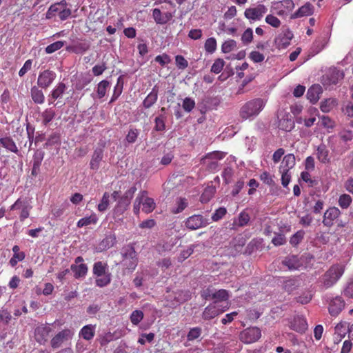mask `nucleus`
I'll return each instance as SVG.
<instances>
[{
	"mask_svg": "<svg viewBox=\"0 0 353 353\" xmlns=\"http://www.w3.org/2000/svg\"><path fill=\"white\" fill-rule=\"evenodd\" d=\"M261 336V330L257 327H250L240 334V340L245 343H252L258 341Z\"/></svg>",
	"mask_w": 353,
	"mask_h": 353,
	"instance_id": "423d86ee",
	"label": "nucleus"
},
{
	"mask_svg": "<svg viewBox=\"0 0 353 353\" xmlns=\"http://www.w3.org/2000/svg\"><path fill=\"white\" fill-rule=\"evenodd\" d=\"M228 291L224 289H221L219 290L218 291H215L214 294H212V300H214L216 303L227 301L228 300Z\"/></svg>",
	"mask_w": 353,
	"mask_h": 353,
	"instance_id": "a19ab883",
	"label": "nucleus"
},
{
	"mask_svg": "<svg viewBox=\"0 0 353 353\" xmlns=\"http://www.w3.org/2000/svg\"><path fill=\"white\" fill-rule=\"evenodd\" d=\"M32 208L27 201H22L18 199L14 204L10 206V210H13L15 209H21L19 219L21 221H23L30 215V211Z\"/></svg>",
	"mask_w": 353,
	"mask_h": 353,
	"instance_id": "4468645a",
	"label": "nucleus"
},
{
	"mask_svg": "<svg viewBox=\"0 0 353 353\" xmlns=\"http://www.w3.org/2000/svg\"><path fill=\"white\" fill-rule=\"evenodd\" d=\"M31 98L37 104H43L45 101V96L41 90L37 86H33L30 90Z\"/></svg>",
	"mask_w": 353,
	"mask_h": 353,
	"instance_id": "c85d7f7f",
	"label": "nucleus"
},
{
	"mask_svg": "<svg viewBox=\"0 0 353 353\" xmlns=\"http://www.w3.org/2000/svg\"><path fill=\"white\" fill-rule=\"evenodd\" d=\"M345 265L336 263L331 265L330 268L319 279L320 288L327 290L334 286L341 279L345 272Z\"/></svg>",
	"mask_w": 353,
	"mask_h": 353,
	"instance_id": "f257e3e1",
	"label": "nucleus"
},
{
	"mask_svg": "<svg viewBox=\"0 0 353 353\" xmlns=\"http://www.w3.org/2000/svg\"><path fill=\"white\" fill-rule=\"evenodd\" d=\"M67 205H61L60 206H56L51 210L52 218L58 219L62 216L65 212Z\"/></svg>",
	"mask_w": 353,
	"mask_h": 353,
	"instance_id": "5fc2aeb1",
	"label": "nucleus"
},
{
	"mask_svg": "<svg viewBox=\"0 0 353 353\" xmlns=\"http://www.w3.org/2000/svg\"><path fill=\"white\" fill-rule=\"evenodd\" d=\"M250 220V216L248 212L243 210L240 212L238 217L234 219L232 224V229H236L237 228H242L246 226Z\"/></svg>",
	"mask_w": 353,
	"mask_h": 353,
	"instance_id": "aec40b11",
	"label": "nucleus"
},
{
	"mask_svg": "<svg viewBox=\"0 0 353 353\" xmlns=\"http://www.w3.org/2000/svg\"><path fill=\"white\" fill-rule=\"evenodd\" d=\"M110 85V83L107 80H103L98 83L97 93L99 99L105 97L108 88Z\"/></svg>",
	"mask_w": 353,
	"mask_h": 353,
	"instance_id": "c03bdc74",
	"label": "nucleus"
},
{
	"mask_svg": "<svg viewBox=\"0 0 353 353\" xmlns=\"http://www.w3.org/2000/svg\"><path fill=\"white\" fill-rule=\"evenodd\" d=\"M154 61L163 67L171 62V59L168 54L163 53L161 55L157 56L154 58Z\"/></svg>",
	"mask_w": 353,
	"mask_h": 353,
	"instance_id": "69168bd1",
	"label": "nucleus"
},
{
	"mask_svg": "<svg viewBox=\"0 0 353 353\" xmlns=\"http://www.w3.org/2000/svg\"><path fill=\"white\" fill-rule=\"evenodd\" d=\"M267 11L268 9L264 5L259 4L255 8H246L244 12V16L249 20L258 21L263 17Z\"/></svg>",
	"mask_w": 353,
	"mask_h": 353,
	"instance_id": "9d476101",
	"label": "nucleus"
},
{
	"mask_svg": "<svg viewBox=\"0 0 353 353\" xmlns=\"http://www.w3.org/2000/svg\"><path fill=\"white\" fill-rule=\"evenodd\" d=\"M148 194L146 190H142L138 194L139 198L141 200L142 211L146 214L151 213L156 208L154 200Z\"/></svg>",
	"mask_w": 353,
	"mask_h": 353,
	"instance_id": "ddd939ff",
	"label": "nucleus"
},
{
	"mask_svg": "<svg viewBox=\"0 0 353 353\" xmlns=\"http://www.w3.org/2000/svg\"><path fill=\"white\" fill-rule=\"evenodd\" d=\"M137 191L136 186H132L128 190H127L123 196H121L117 205L114 208V212L116 214H122L124 212H125L129 205H130L131 200L134 196V193Z\"/></svg>",
	"mask_w": 353,
	"mask_h": 353,
	"instance_id": "7ed1b4c3",
	"label": "nucleus"
},
{
	"mask_svg": "<svg viewBox=\"0 0 353 353\" xmlns=\"http://www.w3.org/2000/svg\"><path fill=\"white\" fill-rule=\"evenodd\" d=\"M195 106V102L193 99L189 97L184 99L182 107L185 112H190Z\"/></svg>",
	"mask_w": 353,
	"mask_h": 353,
	"instance_id": "338daca9",
	"label": "nucleus"
},
{
	"mask_svg": "<svg viewBox=\"0 0 353 353\" xmlns=\"http://www.w3.org/2000/svg\"><path fill=\"white\" fill-rule=\"evenodd\" d=\"M196 247V245L192 244L186 250H182L178 256V261L181 263L190 256Z\"/></svg>",
	"mask_w": 353,
	"mask_h": 353,
	"instance_id": "37998d69",
	"label": "nucleus"
},
{
	"mask_svg": "<svg viewBox=\"0 0 353 353\" xmlns=\"http://www.w3.org/2000/svg\"><path fill=\"white\" fill-rule=\"evenodd\" d=\"M294 34L290 29L283 30L274 39L276 47L279 50L286 48L290 46Z\"/></svg>",
	"mask_w": 353,
	"mask_h": 353,
	"instance_id": "9b49d317",
	"label": "nucleus"
},
{
	"mask_svg": "<svg viewBox=\"0 0 353 353\" xmlns=\"http://www.w3.org/2000/svg\"><path fill=\"white\" fill-rule=\"evenodd\" d=\"M283 264L288 268L289 270H296L299 268L301 263L297 256H290L286 257Z\"/></svg>",
	"mask_w": 353,
	"mask_h": 353,
	"instance_id": "e433bc0d",
	"label": "nucleus"
},
{
	"mask_svg": "<svg viewBox=\"0 0 353 353\" xmlns=\"http://www.w3.org/2000/svg\"><path fill=\"white\" fill-rule=\"evenodd\" d=\"M165 121L166 117L163 114H160L154 119V130L157 132H162L165 130Z\"/></svg>",
	"mask_w": 353,
	"mask_h": 353,
	"instance_id": "58836bf2",
	"label": "nucleus"
},
{
	"mask_svg": "<svg viewBox=\"0 0 353 353\" xmlns=\"http://www.w3.org/2000/svg\"><path fill=\"white\" fill-rule=\"evenodd\" d=\"M316 157L321 163L328 164L330 163V151L324 143L320 144L316 148Z\"/></svg>",
	"mask_w": 353,
	"mask_h": 353,
	"instance_id": "f3484780",
	"label": "nucleus"
},
{
	"mask_svg": "<svg viewBox=\"0 0 353 353\" xmlns=\"http://www.w3.org/2000/svg\"><path fill=\"white\" fill-rule=\"evenodd\" d=\"M328 302V312L332 316H337L344 309L345 303L340 296H336L327 301Z\"/></svg>",
	"mask_w": 353,
	"mask_h": 353,
	"instance_id": "6e6552de",
	"label": "nucleus"
},
{
	"mask_svg": "<svg viewBox=\"0 0 353 353\" xmlns=\"http://www.w3.org/2000/svg\"><path fill=\"white\" fill-rule=\"evenodd\" d=\"M52 328L46 325L37 326L34 330V339L41 345H45L48 342Z\"/></svg>",
	"mask_w": 353,
	"mask_h": 353,
	"instance_id": "f8f14e48",
	"label": "nucleus"
},
{
	"mask_svg": "<svg viewBox=\"0 0 353 353\" xmlns=\"http://www.w3.org/2000/svg\"><path fill=\"white\" fill-rule=\"evenodd\" d=\"M236 48V42L233 39H228L223 42L221 50L223 53H229Z\"/></svg>",
	"mask_w": 353,
	"mask_h": 353,
	"instance_id": "49530a36",
	"label": "nucleus"
},
{
	"mask_svg": "<svg viewBox=\"0 0 353 353\" xmlns=\"http://www.w3.org/2000/svg\"><path fill=\"white\" fill-rule=\"evenodd\" d=\"M66 85L63 82H59L55 88L51 91L50 97L52 99H60L66 90Z\"/></svg>",
	"mask_w": 353,
	"mask_h": 353,
	"instance_id": "473e14b6",
	"label": "nucleus"
},
{
	"mask_svg": "<svg viewBox=\"0 0 353 353\" xmlns=\"http://www.w3.org/2000/svg\"><path fill=\"white\" fill-rule=\"evenodd\" d=\"M339 137L344 142L351 141L353 139V132L349 130H343L339 133Z\"/></svg>",
	"mask_w": 353,
	"mask_h": 353,
	"instance_id": "774afa93",
	"label": "nucleus"
},
{
	"mask_svg": "<svg viewBox=\"0 0 353 353\" xmlns=\"http://www.w3.org/2000/svg\"><path fill=\"white\" fill-rule=\"evenodd\" d=\"M322 88L319 85H312L307 92V98L312 103H315L320 98Z\"/></svg>",
	"mask_w": 353,
	"mask_h": 353,
	"instance_id": "b1692460",
	"label": "nucleus"
},
{
	"mask_svg": "<svg viewBox=\"0 0 353 353\" xmlns=\"http://www.w3.org/2000/svg\"><path fill=\"white\" fill-rule=\"evenodd\" d=\"M260 179L261 181H263V183L269 186H272L275 184V182L273 180L272 176L267 171H264L261 174Z\"/></svg>",
	"mask_w": 353,
	"mask_h": 353,
	"instance_id": "052dcab7",
	"label": "nucleus"
},
{
	"mask_svg": "<svg viewBox=\"0 0 353 353\" xmlns=\"http://www.w3.org/2000/svg\"><path fill=\"white\" fill-rule=\"evenodd\" d=\"M225 65V62L221 59H217L214 61L211 67V71L215 74H219L221 72Z\"/></svg>",
	"mask_w": 353,
	"mask_h": 353,
	"instance_id": "680f3d73",
	"label": "nucleus"
},
{
	"mask_svg": "<svg viewBox=\"0 0 353 353\" xmlns=\"http://www.w3.org/2000/svg\"><path fill=\"white\" fill-rule=\"evenodd\" d=\"M296 164L295 156L293 154H288L284 156L279 168V171L290 172Z\"/></svg>",
	"mask_w": 353,
	"mask_h": 353,
	"instance_id": "6ab92c4d",
	"label": "nucleus"
},
{
	"mask_svg": "<svg viewBox=\"0 0 353 353\" xmlns=\"http://www.w3.org/2000/svg\"><path fill=\"white\" fill-rule=\"evenodd\" d=\"M253 39V31L252 28H247L241 36V41L244 44H248L252 42Z\"/></svg>",
	"mask_w": 353,
	"mask_h": 353,
	"instance_id": "0e129e2a",
	"label": "nucleus"
},
{
	"mask_svg": "<svg viewBox=\"0 0 353 353\" xmlns=\"http://www.w3.org/2000/svg\"><path fill=\"white\" fill-rule=\"evenodd\" d=\"M43 157L44 152L37 150L33 155V165H34L35 168H40Z\"/></svg>",
	"mask_w": 353,
	"mask_h": 353,
	"instance_id": "6e6d98bb",
	"label": "nucleus"
},
{
	"mask_svg": "<svg viewBox=\"0 0 353 353\" xmlns=\"http://www.w3.org/2000/svg\"><path fill=\"white\" fill-rule=\"evenodd\" d=\"M305 232L303 230H299L294 234H293L290 240L291 245L296 246L302 241L304 237Z\"/></svg>",
	"mask_w": 353,
	"mask_h": 353,
	"instance_id": "864d4df0",
	"label": "nucleus"
},
{
	"mask_svg": "<svg viewBox=\"0 0 353 353\" xmlns=\"http://www.w3.org/2000/svg\"><path fill=\"white\" fill-rule=\"evenodd\" d=\"M158 99V90L154 88L152 91L148 94L145 99L143 100V105L145 108H150L152 107L157 101Z\"/></svg>",
	"mask_w": 353,
	"mask_h": 353,
	"instance_id": "c756f323",
	"label": "nucleus"
},
{
	"mask_svg": "<svg viewBox=\"0 0 353 353\" xmlns=\"http://www.w3.org/2000/svg\"><path fill=\"white\" fill-rule=\"evenodd\" d=\"M116 236L114 234H111L107 236L102 241L101 245L105 248H110L114 245L116 243Z\"/></svg>",
	"mask_w": 353,
	"mask_h": 353,
	"instance_id": "13d9d810",
	"label": "nucleus"
},
{
	"mask_svg": "<svg viewBox=\"0 0 353 353\" xmlns=\"http://www.w3.org/2000/svg\"><path fill=\"white\" fill-rule=\"evenodd\" d=\"M123 265L130 272H133L138 264V258L134 248L128 245L123 248Z\"/></svg>",
	"mask_w": 353,
	"mask_h": 353,
	"instance_id": "20e7f679",
	"label": "nucleus"
},
{
	"mask_svg": "<svg viewBox=\"0 0 353 353\" xmlns=\"http://www.w3.org/2000/svg\"><path fill=\"white\" fill-rule=\"evenodd\" d=\"M70 270L74 273V277L77 279L85 277L88 271V265L85 263H81L79 265L72 264Z\"/></svg>",
	"mask_w": 353,
	"mask_h": 353,
	"instance_id": "5701e85b",
	"label": "nucleus"
},
{
	"mask_svg": "<svg viewBox=\"0 0 353 353\" xmlns=\"http://www.w3.org/2000/svg\"><path fill=\"white\" fill-rule=\"evenodd\" d=\"M176 205L177 207L171 210L173 214H178L187 208L188 202L185 198L179 197L176 200Z\"/></svg>",
	"mask_w": 353,
	"mask_h": 353,
	"instance_id": "ea45409f",
	"label": "nucleus"
},
{
	"mask_svg": "<svg viewBox=\"0 0 353 353\" xmlns=\"http://www.w3.org/2000/svg\"><path fill=\"white\" fill-rule=\"evenodd\" d=\"M95 284L99 288H103L108 285L112 280V276L110 272L103 274V275H96Z\"/></svg>",
	"mask_w": 353,
	"mask_h": 353,
	"instance_id": "2f4dec72",
	"label": "nucleus"
},
{
	"mask_svg": "<svg viewBox=\"0 0 353 353\" xmlns=\"http://www.w3.org/2000/svg\"><path fill=\"white\" fill-rule=\"evenodd\" d=\"M314 12V7L310 3H306L305 5L299 8L292 15V18H299L304 16L312 15Z\"/></svg>",
	"mask_w": 353,
	"mask_h": 353,
	"instance_id": "a878e982",
	"label": "nucleus"
},
{
	"mask_svg": "<svg viewBox=\"0 0 353 353\" xmlns=\"http://www.w3.org/2000/svg\"><path fill=\"white\" fill-rule=\"evenodd\" d=\"M214 192L215 189L213 187L205 188L200 197L201 202L203 203H208L213 197Z\"/></svg>",
	"mask_w": 353,
	"mask_h": 353,
	"instance_id": "79ce46f5",
	"label": "nucleus"
},
{
	"mask_svg": "<svg viewBox=\"0 0 353 353\" xmlns=\"http://www.w3.org/2000/svg\"><path fill=\"white\" fill-rule=\"evenodd\" d=\"M96 325H86L79 332V337L86 341H91L95 335Z\"/></svg>",
	"mask_w": 353,
	"mask_h": 353,
	"instance_id": "4be33fe9",
	"label": "nucleus"
},
{
	"mask_svg": "<svg viewBox=\"0 0 353 353\" xmlns=\"http://www.w3.org/2000/svg\"><path fill=\"white\" fill-rule=\"evenodd\" d=\"M0 144L4 148H6L8 151L11 152L18 154L19 150L14 141V140L10 137H5L0 138Z\"/></svg>",
	"mask_w": 353,
	"mask_h": 353,
	"instance_id": "393cba45",
	"label": "nucleus"
},
{
	"mask_svg": "<svg viewBox=\"0 0 353 353\" xmlns=\"http://www.w3.org/2000/svg\"><path fill=\"white\" fill-rule=\"evenodd\" d=\"M265 102L261 98L252 99L246 102L240 110V116L243 119L255 117L262 111Z\"/></svg>",
	"mask_w": 353,
	"mask_h": 353,
	"instance_id": "f03ea898",
	"label": "nucleus"
},
{
	"mask_svg": "<svg viewBox=\"0 0 353 353\" xmlns=\"http://www.w3.org/2000/svg\"><path fill=\"white\" fill-rule=\"evenodd\" d=\"M341 214L340 210L336 207H332L327 209L324 213L323 223L327 227H331Z\"/></svg>",
	"mask_w": 353,
	"mask_h": 353,
	"instance_id": "2eb2a0df",
	"label": "nucleus"
},
{
	"mask_svg": "<svg viewBox=\"0 0 353 353\" xmlns=\"http://www.w3.org/2000/svg\"><path fill=\"white\" fill-rule=\"evenodd\" d=\"M265 21L272 27L278 28L281 26V22L279 19L273 14H268L265 17Z\"/></svg>",
	"mask_w": 353,
	"mask_h": 353,
	"instance_id": "8fccbe9b",
	"label": "nucleus"
},
{
	"mask_svg": "<svg viewBox=\"0 0 353 353\" xmlns=\"http://www.w3.org/2000/svg\"><path fill=\"white\" fill-rule=\"evenodd\" d=\"M227 309H228V307H226L225 309H221L215 305H209L204 309L202 313V318L205 320H210L223 313Z\"/></svg>",
	"mask_w": 353,
	"mask_h": 353,
	"instance_id": "dca6fc26",
	"label": "nucleus"
},
{
	"mask_svg": "<svg viewBox=\"0 0 353 353\" xmlns=\"http://www.w3.org/2000/svg\"><path fill=\"white\" fill-rule=\"evenodd\" d=\"M64 43H65V42L62 41H56L53 43L48 45L46 48L45 51L47 54L53 53V52H56L57 50L61 49L62 47H63Z\"/></svg>",
	"mask_w": 353,
	"mask_h": 353,
	"instance_id": "3c124183",
	"label": "nucleus"
},
{
	"mask_svg": "<svg viewBox=\"0 0 353 353\" xmlns=\"http://www.w3.org/2000/svg\"><path fill=\"white\" fill-rule=\"evenodd\" d=\"M139 134V132L137 129L131 128L128 131L125 139L129 143H133L137 141Z\"/></svg>",
	"mask_w": 353,
	"mask_h": 353,
	"instance_id": "e2e57ef3",
	"label": "nucleus"
},
{
	"mask_svg": "<svg viewBox=\"0 0 353 353\" xmlns=\"http://www.w3.org/2000/svg\"><path fill=\"white\" fill-rule=\"evenodd\" d=\"M56 116L55 110L52 108H46L41 114L42 123L45 125L51 122Z\"/></svg>",
	"mask_w": 353,
	"mask_h": 353,
	"instance_id": "c9c22d12",
	"label": "nucleus"
},
{
	"mask_svg": "<svg viewBox=\"0 0 353 353\" xmlns=\"http://www.w3.org/2000/svg\"><path fill=\"white\" fill-rule=\"evenodd\" d=\"M225 154L223 152L214 151L207 154L204 157V160H212L217 161L218 160L223 159L225 157Z\"/></svg>",
	"mask_w": 353,
	"mask_h": 353,
	"instance_id": "603ef678",
	"label": "nucleus"
},
{
	"mask_svg": "<svg viewBox=\"0 0 353 353\" xmlns=\"http://www.w3.org/2000/svg\"><path fill=\"white\" fill-rule=\"evenodd\" d=\"M321 125L326 129L332 130L335 126V122L331 119L328 116H322L321 117Z\"/></svg>",
	"mask_w": 353,
	"mask_h": 353,
	"instance_id": "bf43d9fd",
	"label": "nucleus"
},
{
	"mask_svg": "<svg viewBox=\"0 0 353 353\" xmlns=\"http://www.w3.org/2000/svg\"><path fill=\"white\" fill-rule=\"evenodd\" d=\"M98 217L95 213H92L89 216H85L80 219L77 223V226L79 228L88 226L91 224H97L98 222Z\"/></svg>",
	"mask_w": 353,
	"mask_h": 353,
	"instance_id": "cd10ccee",
	"label": "nucleus"
},
{
	"mask_svg": "<svg viewBox=\"0 0 353 353\" xmlns=\"http://www.w3.org/2000/svg\"><path fill=\"white\" fill-rule=\"evenodd\" d=\"M347 329L348 323L346 321H341L336 325L335 332L340 336L344 337L347 333L348 334Z\"/></svg>",
	"mask_w": 353,
	"mask_h": 353,
	"instance_id": "de8ad7c7",
	"label": "nucleus"
},
{
	"mask_svg": "<svg viewBox=\"0 0 353 353\" xmlns=\"http://www.w3.org/2000/svg\"><path fill=\"white\" fill-rule=\"evenodd\" d=\"M109 272L108 265L106 263L103 261H97L95 262L93 265L92 268V274L93 276L96 275H103V274H106Z\"/></svg>",
	"mask_w": 353,
	"mask_h": 353,
	"instance_id": "7c9ffc66",
	"label": "nucleus"
},
{
	"mask_svg": "<svg viewBox=\"0 0 353 353\" xmlns=\"http://www.w3.org/2000/svg\"><path fill=\"white\" fill-rule=\"evenodd\" d=\"M110 195L108 192H105L103 193V196L97 205L98 211L103 212L108 210L110 205Z\"/></svg>",
	"mask_w": 353,
	"mask_h": 353,
	"instance_id": "4c0bfd02",
	"label": "nucleus"
},
{
	"mask_svg": "<svg viewBox=\"0 0 353 353\" xmlns=\"http://www.w3.org/2000/svg\"><path fill=\"white\" fill-rule=\"evenodd\" d=\"M103 158V149L102 148H96L92 155L90 162V168L91 170H97L99 168L100 163Z\"/></svg>",
	"mask_w": 353,
	"mask_h": 353,
	"instance_id": "a211bd4d",
	"label": "nucleus"
},
{
	"mask_svg": "<svg viewBox=\"0 0 353 353\" xmlns=\"http://www.w3.org/2000/svg\"><path fill=\"white\" fill-rule=\"evenodd\" d=\"M216 40L215 39V38H208V39H206L204 44L205 50L210 54H212L216 51Z\"/></svg>",
	"mask_w": 353,
	"mask_h": 353,
	"instance_id": "a18cd8bd",
	"label": "nucleus"
},
{
	"mask_svg": "<svg viewBox=\"0 0 353 353\" xmlns=\"http://www.w3.org/2000/svg\"><path fill=\"white\" fill-rule=\"evenodd\" d=\"M57 77L56 73L49 69L39 73L37 79V85L41 88H47L51 85Z\"/></svg>",
	"mask_w": 353,
	"mask_h": 353,
	"instance_id": "1a4fd4ad",
	"label": "nucleus"
},
{
	"mask_svg": "<svg viewBox=\"0 0 353 353\" xmlns=\"http://www.w3.org/2000/svg\"><path fill=\"white\" fill-rule=\"evenodd\" d=\"M209 224L207 219L201 214H194L188 217L185 221V225L191 230H195L205 227Z\"/></svg>",
	"mask_w": 353,
	"mask_h": 353,
	"instance_id": "0eeeda50",
	"label": "nucleus"
},
{
	"mask_svg": "<svg viewBox=\"0 0 353 353\" xmlns=\"http://www.w3.org/2000/svg\"><path fill=\"white\" fill-rule=\"evenodd\" d=\"M74 335L72 330L66 328L56 334L50 340V346L53 349L59 348L65 342L70 340Z\"/></svg>",
	"mask_w": 353,
	"mask_h": 353,
	"instance_id": "39448f33",
	"label": "nucleus"
},
{
	"mask_svg": "<svg viewBox=\"0 0 353 353\" xmlns=\"http://www.w3.org/2000/svg\"><path fill=\"white\" fill-rule=\"evenodd\" d=\"M337 105V100L333 98L326 99L321 101L320 109L323 112H330Z\"/></svg>",
	"mask_w": 353,
	"mask_h": 353,
	"instance_id": "f704fd0d",
	"label": "nucleus"
},
{
	"mask_svg": "<svg viewBox=\"0 0 353 353\" xmlns=\"http://www.w3.org/2000/svg\"><path fill=\"white\" fill-rule=\"evenodd\" d=\"M143 318V313L141 310H134L130 316V321L133 325H138Z\"/></svg>",
	"mask_w": 353,
	"mask_h": 353,
	"instance_id": "4d7b16f0",
	"label": "nucleus"
},
{
	"mask_svg": "<svg viewBox=\"0 0 353 353\" xmlns=\"http://www.w3.org/2000/svg\"><path fill=\"white\" fill-rule=\"evenodd\" d=\"M352 201V197L347 194H343L340 196L339 199V205L343 209L347 208Z\"/></svg>",
	"mask_w": 353,
	"mask_h": 353,
	"instance_id": "09e8293b",
	"label": "nucleus"
},
{
	"mask_svg": "<svg viewBox=\"0 0 353 353\" xmlns=\"http://www.w3.org/2000/svg\"><path fill=\"white\" fill-rule=\"evenodd\" d=\"M62 6H68V3L65 0H62L60 2L52 4L46 13V19H51L56 16L59 17Z\"/></svg>",
	"mask_w": 353,
	"mask_h": 353,
	"instance_id": "412c9836",
	"label": "nucleus"
},
{
	"mask_svg": "<svg viewBox=\"0 0 353 353\" xmlns=\"http://www.w3.org/2000/svg\"><path fill=\"white\" fill-rule=\"evenodd\" d=\"M291 328L296 332H304L307 329V323L303 318L295 317L291 323Z\"/></svg>",
	"mask_w": 353,
	"mask_h": 353,
	"instance_id": "72a5a7b5",
	"label": "nucleus"
},
{
	"mask_svg": "<svg viewBox=\"0 0 353 353\" xmlns=\"http://www.w3.org/2000/svg\"><path fill=\"white\" fill-rule=\"evenodd\" d=\"M152 17L157 24H165L170 20L172 15L168 12L163 15L159 9L154 8L152 10Z\"/></svg>",
	"mask_w": 353,
	"mask_h": 353,
	"instance_id": "bb28decb",
	"label": "nucleus"
}]
</instances>
